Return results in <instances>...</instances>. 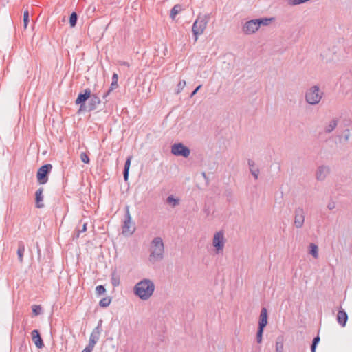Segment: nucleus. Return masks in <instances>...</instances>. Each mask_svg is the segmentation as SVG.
<instances>
[{
    "label": "nucleus",
    "mask_w": 352,
    "mask_h": 352,
    "mask_svg": "<svg viewBox=\"0 0 352 352\" xmlns=\"http://www.w3.org/2000/svg\"><path fill=\"white\" fill-rule=\"evenodd\" d=\"M43 188L42 187H41L35 192V204H36V208H42L44 207V204H43Z\"/></svg>",
    "instance_id": "15"
},
{
    "label": "nucleus",
    "mask_w": 352,
    "mask_h": 352,
    "mask_svg": "<svg viewBox=\"0 0 352 352\" xmlns=\"http://www.w3.org/2000/svg\"><path fill=\"white\" fill-rule=\"evenodd\" d=\"M267 310L265 307H263L261 310L258 327L265 328L267 324Z\"/></svg>",
    "instance_id": "14"
},
{
    "label": "nucleus",
    "mask_w": 352,
    "mask_h": 352,
    "mask_svg": "<svg viewBox=\"0 0 352 352\" xmlns=\"http://www.w3.org/2000/svg\"><path fill=\"white\" fill-rule=\"evenodd\" d=\"M182 10V6L180 4H176L170 10V17L174 20L176 15L178 14Z\"/></svg>",
    "instance_id": "24"
},
{
    "label": "nucleus",
    "mask_w": 352,
    "mask_h": 352,
    "mask_svg": "<svg viewBox=\"0 0 352 352\" xmlns=\"http://www.w3.org/2000/svg\"><path fill=\"white\" fill-rule=\"evenodd\" d=\"M98 340L99 339H97L96 338H93V337L90 336L89 344L87 346L91 349H94L95 344H96V342H98Z\"/></svg>",
    "instance_id": "38"
},
{
    "label": "nucleus",
    "mask_w": 352,
    "mask_h": 352,
    "mask_svg": "<svg viewBox=\"0 0 352 352\" xmlns=\"http://www.w3.org/2000/svg\"><path fill=\"white\" fill-rule=\"evenodd\" d=\"M171 153L175 156L187 158L190 154V148L183 143H175L171 146Z\"/></svg>",
    "instance_id": "7"
},
{
    "label": "nucleus",
    "mask_w": 352,
    "mask_h": 352,
    "mask_svg": "<svg viewBox=\"0 0 352 352\" xmlns=\"http://www.w3.org/2000/svg\"><path fill=\"white\" fill-rule=\"evenodd\" d=\"M52 169L51 164H45L41 166L37 170L36 178L39 184H45L48 181L49 175Z\"/></svg>",
    "instance_id": "5"
},
{
    "label": "nucleus",
    "mask_w": 352,
    "mask_h": 352,
    "mask_svg": "<svg viewBox=\"0 0 352 352\" xmlns=\"http://www.w3.org/2000/svg\"><path fill=\"white\" fill-rule=\"evenodd\" d=\"M135 230L134 223L131 222V217L128 206L125 207L124 221L122 226V233L124 234H132Z\"/></svg>",
    "instance_id": "6"
},
{
    "label": "nucleus",
    "mask_w": 352,
    "mask_h": 352,
    "mask_svg": "<svg viewBox=\"0 0 352 352\" xmlns=\"http://www.w3.org/2000/svg\"><path fill=\"white\" fill-rule=\"evenodd\" d=\"M308 0H288V4L292 6L300 5L307 2Z\"/></svg>",
    "instance_id": "33"
},
{
    "label": "nucleus",
    "mask_w": 352,
    "mask_h": 352,
    "mask_svg": "<svg viewBox=\"0 0 352 352\" xmlns=\"http://www.w3.org/2000/svg\"><path fill=\"white\" fill-rule=\"evenodd\" d=\"M65 16L63 17V21H65Z\"/></svg>",
    "instance_id": "49"
},
{
    "label": "nucleus",
    "mask_w": 352,
    "mask_h": 352,
    "mask_svg": "<svg viewBox=\"0 0 352 352\" xmlns=\"http://www.w3.org/2000/svg\"><path fill=\"white\" fill-rule=\"evenodd\" d=\"M248 165L252 175L254 176L255 179H257L259 170L257 167L255 166L254 162L252 160H248Z\"/></svg>",
    "instance_id": "21"
},
{
    "label": "nucleus",
    "mask_w": 352,
    "mask_h": 352,
    "mask_svg": "<svg viewBox=\"0 0 352 352\" xmlns=\"http://www.w3.org/2000/svg\"><path fill=\"white\" fill-rule=\"evenodd\" d=\"M210 18V14H206L203 16H199L194 22L192 31L195 36V42L197 41L198 36L204 33Z\"/></svg>",
    "instance_id": "3"
},
{
    "label": "nucleus",
    "mask_w": 352,
    "mask_h": 352,
    "mask_svg": "<svg viewBox=\"0 0 352 352\" xmlns=\"http://www.w3.org/2000/svg\"><path fill=\"white\" fill-rule=\"evenodd\" d=\"M202 87V85H198L190 94V97L192 98L197 93V91L201 88Z\"/></svg>",
    "instance_id": "41"
},
{
    "label": "nucleus",
    "mask_w": 352,
    "mask_h": 352,
    "mask_svg": "<svg viewBox=\"0 0 352 352\" xmlns=\"http://www.w3.org/2000/svg\"><path fill=\"white\" fill-rule=\"evenodd\" d=\"M80 231L78 230V228H77L75 230V233L74 234L73 239H78L80 236Z\"/></svg>",
    "instance_id": "43"
},
{
    "label": "nucleus",
    "mask_w": 352,
    "mask_h": 352,
    "mask_svg": "<svg viewBox=\"0 0 352 352\" xmlns=\"http://www.w3.org/2000/svg\"><path fill=\"white\" fill-rule=\"evenodd\" d=\"M32 340L38 349H42L44 346L43 340L41 336L40 332L37 329H34L32 333Z\"/></svg>",
    "instance_id": "13"
},
{
    "label": "nucleus",
    "mask_w": 352,
    "mask_h": 352,
    "mask_svg": "<svg viewBox=\"0 0 352 352\" xmlns=\"http://www.w3.org/2000/svg\"><path fill=\"white\" fill-rule=\"evenodd\" d=\"M118 75L116 73H114L112 76V82H118Z\"/></svg>",
    "instance_id": "45"
},
{
    "label": "nucleus",
    "mask_w": 352,
    "mask_h": 352,
    "mask_svg": "<svg viewBox=\"0 0 352 352\" xmlns=\"http://www.w3.org/2000/svg\"><path fill=\"white\" fill-rule=\"evenodd\" d=\"M323 95L317 86H314L309 93V104H318Z\"/></svg>",
    "instance_id": "9"
},
{
    "label": "nucleus",
    "mask_w": 352,
    "mask_h": 352,
    "mask_svg": "<svg viewBox=\"0 0 352 352\" xmlns=\"http://www.w3.org/2000/svg\"><path fill=\"white\" fill-rule=\"evenodd\" d=\"M25 252V244L23 241H19L18 242V249H17V256L18 259L20 263H23V255Z\"/></svg>",
    "instance_id": "17"
},
{
    "label": "nucleus",
    "mask_w": 352,
    "mask_h": 352,
    "mask_svg": "<svg viewBox=\"0 0 352 352\" xmlns=\"http://www.w3.org/2000/svg\"><path fill=\"white\" fill-rule=\"evenodd\" d=\"M93 349L90 348L89 346H87L82 352H91Z\"/></svg>",
    "instance_id": "46"
},
{
    "label": "nucleus",
    "mask_w": 352,
    "mask_h": 352,
    "mask_svg": "<svg viewBox=\"0 0 352 352\" xmlns=\"http://www.w3.org/2000/svg\"><path fill=\"white\" fill-rule=\"evenodd\" d=\"M283 342H284V336H279L276 338V352H283Z\"/></svg>",
    "instance_id": "23"
},
{
    "label": "nucleus",
    "mask_w": 352,
    "mask_h": 352,
    "mask_svg": "<svg viewBox=\"0 0 352 352\" xmlns=\"http://www.w3.org/2000/svg\"><path fill=\"white\" fill-rule=\"evenodd\" d=\"M265 328L258 327L256 332V342L258 343H261L263 340V334Z\"/></svg>",
    "instance_id": "29"
},
{
    "label": "nucleus",
    "mask_w": 352,
    "mask_h": 352,
    "mask_svg": "<svg viewBox=\"0 0 352 352\" xmlns=\"http://www.w3.org/2000/svg\"><path fill=\"white\" fill-rule=\"evenodd\" d=\"M336 126L337 120H333L332 121H331L329 124L325 128V131L327 133H330L336 128Z\"/></svg>",
    "instance_id": "31"
},
{
    "label": "nucleus",
    "mask_w": 352,
    "mask_h": 352,
    "mask_svg": "<svg viewBox=\"0 0 352 352\" xmlns=\"http://www.w3.org/2000/svg\"><path fill=\"white\" fill-rule=\"evenodd\" d=\"M80 160L85 164H89V162H90L89 155L85 152L81 153V154H80Z\"/></svg>",
    "instance_id": "34"
},
{
    "label": "nucleus",
    "mask_w": 352,
    "mask_h": 352,
    "mask_svg": "<svg viewBox=\"0 0 352 352\" xmlns=\"http://www.w3.org/2000/svg\"><path fill=\"white\" fill-rule=\"evenodd\" d=\"M259 29L255 19L247 21L243 26V31L246 34H252Z\"/></svg>",
    "instance_id": "10"
},
{
    "label": "nucleus",
    "mask_w": 352,
    "mask_h": 352,
    "mask_svg": "<svg viewBox=\"0 0 352 352\" xmlns=\"http://www.w3.org/2000/svg\"><path fill=\"white\" fill-rule=\"evenodd\" d=\"M155 291L154 283L148 278H144L137 283L133 287V293L142 300H148Z\"/></svg>",
    "instance_id": "1"
},
{
    "label": "nucleus",
    "mask_w": 352,
    "mask_h": 352,
    "mask_svg": "<svg viewBox=\"0 0 352 352\" xmlns=\"http://www.w3.org/2000/svg\"><path fill=\"white\" fill-rule=\"evenodd\" d=\"M118 87V82H111L109 89L111 91H113L114 89H117Z\"/></svg>",
    "instance_id": "40"
},
{
    "label": "nucleus",
    "mask_w": 352,
    "mask_h": 352,
    "mask_svg": "<svg viewBox=\"0 0 352 352\" xmlns=\"http://www.w3.org/2000/svg\"><path fill=\"white\" fill-rule=\"evenodd\" d=\"M186 85V81L185 80H180L177 84V93H179L185 87Z\"/></svg>",
    "instance_id": "39"
},
{
    "label": "nucleus",
    "mask_w": 352,
    "mask_h": 352,
    "mask_svg": "<svg viewBox=\"0 0 352 352\" xmlns=\"http://www.w3.org/2000/svg\"><path fill=\"white\" fill-rule=\"evenodd\" d=\"M29 21V11L26 10L23 14V28L25 29L27 28Z\"/></svg>",
    "instance_id": "32"
},
{
    "label": "nucleus",
    "mask_w": 352,
    "mask_h": 352,
    "mask_svg": "<svg viewBox=\"0 0 352 352\" xmlns=\"http://www.w3.org/2000/svg\"><path fill=\"white\" fill-rule=\"evenodd\" d=\"M111 302V297H104L100 300L99 306L101 307H107L110 305Z\"/></svg>",
    "instance_id": "28"
},
{
    "label": "nucleus",
    "mask_w": 352,
    "mask_h": 352,
    "mask_svg": "<svg viewBox=\"0 0 352 352\" xmlns=\"http://www.w3.org/2000/svg\"><path fill=\"white\" fill-rule=\"evenodd\" d=\"M348 320L347 314L340 308L337 314V321L342 326L344 327Z\"/></svg>",
    "instance_id": "16"
},
{
    "label": "nucleus",
    "mask_w": 352,
    "mask_h": 352,
    "mask_svg": "<svg viewBox=\"0 0 352 352\" xmlns=\"http://www.w3.org/2000/svg\"><path fill=\"white\" fill-rule=\"evenodd\" d=\"M305 100L307 102H308V98H309V96H308V91H306L305 93Z\"/></svg>",
    "instance_id": "48"
},
{
    "label": "nucleus",
    "mask_w": 352,
    "mask_h": 352,
    "mask_svg": "<svg viewBox=\"0 0 352 352\" xmlns=\"http://www.w3.org/2000/svg\"><path fill=\"white\" fill-rule=\"evenodd\" d=\"M90 97H91V91L89 88H87L78 94L75 101L76 104H80L78 113L87 111L86 102Z\"/></svg>",
    "instance_id": "4"
},
{
    "label": "nucleus",
    "mask_w": 352,
    "mask_h": 352,
    "mask_svg": "<svg viewBox=\"0 0 352 352\" xmlns=\"http://www.w3.org/2000/svg\"><path fill=\"white\" fill-rule=\"evenodd\" d=\"M258 28H260L261 25H270L272 21L275 20V18L274 17H264V18H260V19H255Z\"/></svg>",
    "instance_id": "20"
},
{
    "label": "nucleus",
    "mask_w": 352,
    "mask_h": 352,
    "mask_svg": "<svg viewBox=\"0 0 352 352\" xmlns=\"http://www.w3.org/2000/svg\"><path fill=\"white\" fill-rule=\"evenodd\" d=\"M89 98V104L87 106V111H92L96 109L97 105L101 103V100L96 94H91V97Z\"/></svg>",
    "instance_id": "12"
},
{
    "label": "nucleus",
    "mask_w": 352,
    "mask_h": 352,
    "mask_svg": "<svg viewBox=\"0 0 352 352\" xmlns=\"http://www.w3.org/2000/svg\"><path fill=\"white\" fill-rule=\"evenodd\" d=\"M96 292L98 294L102 295L106 292V289L103 285H98L96 288Z\"/></svg>",
    "instance_id": "37"
},
{
    "label": "nucleus",
    "mask_w": 352,
    "mask_h": 352,
    "mask_svg": "<svg viewBox=\"0 0 352 352\" xmlns=\"http://www.w3.org/2000/svg\"><path fill=\"white\" fill-rule=\"evenodd\" d=\"M309 248H311L310 254L314 257L318 258V246L314 243H309Z\"/></svg>",
    "instance_id": "30"
},
{
    "label": "nucleus",
    "mask_w": 352,
    "mask_h": 352,
    "mask_svg": "<svg viewBox=\"0 0 352 352\" xmlns=\"http://www.w3.org/2000/svg\"><path fill=\"white\" fill-rule=\"evenodd\" d=\"M164 246L161 237H155L151 241V254L149 255L150 261L154 263L161 261L163 258Z\"/></svg>",
    "instance_id": "2"
},
{
    "label": "nucleus",
    "mask_w": 352,
    "mask_h": 352,
    "mask_svg": "<svg viewBox=\"0 0 352 352\" xmlns=\"http://www.w3.org/2000/svg\"><path fill=\"white\" fill-rule=\"evenodd\" d=\"M102 320L100 319L98 322V325L96 327H95L93 330V331L91 332L90 336L93 337V338H96L97 339H99L100 338V335L102 331Z\"/></svg>",
    "instance_id": "18"
},
{
    "label": "nucleus",
    "mask_w": 352,
    "mask_h": 352,
    "mask_svg": "<svg viewBox=\"0 0 352 352\" xmlns=\"http://www.w3.org/2000/svg\"><path fill=\"white\" fill-rule=\"evenodd\" d=\"M305 221V213L303 209L298 208L295 210L294 225L300 228L303 226Z\"/></svg>",
    "instance_id": "11"
},
{
    "label": "nucleus",
    "mask_w": 352,
    "mask_h": 352,
    "mask_svg": "<svg viewBox=\"0 0 352 352\" xmlns=\"http://www.w3.org/2000/svg\"><path fill=\"white\" fill-rule=\"evenodd\" d=\"M78 21V14L76 12H73L69 16V25L70 27L74 28L76 26Z\"/></svg>",
    "instance_id": "26"
},
{
    "label": "nucleus",
    "mask_w": 352,
    "mask_h": 352,
    "mask_svg": "<svg viewBox=\"0 0 352 352\" xmlns=\"http://www.w3.org/2000/svg\"><path fill=\"white\" fill-rule=\"evenodd\" d=\"M87 223H85L82 226V228H78V230L80 231V233L82 232H85L87 231Z\"/></svg>",
    "instance_id": "44"
},
{
    "label": "nucleus",
    "mask_w": 352,
    "mask_h": 352,
    "mask_svg": "<svg viewBox=\"0 0 352 352\" xmlns=\"http://www.w3.org/2000/svg\"><path fill=\"white\" fill-rule=\"evenodd\" d=\"M319 341H320V337L318 336L314 338L312 344L311 346V352L316 351V347L317 344L319 342Z\"/></svg>",
    "instance_id": "35"
},
{
    "label": "nucleus",
    "mask_w": 352,
    "mask_h": 352,
    "mask_svg": "<svg viewBox=\"0 0 352 352\" xmlns=\"http://www.w3.org/2000/svg\"><path fill=\"white\" fill-rule=\"evenodd\" d=\"M213 246L216 248L217 252L222 250L224 247V234L223 231L217 232L213 238Z\"/></svg>",
    "instance_id": "8"
},
{
    "label": "nucleus",
    "mask_w": 352,
    "mask_h": 352,
    "mask_svg": "<svg viewBox=\"0 0 352 352\" xmlns=\"http://www.w3.org/2000/svg\"><path fill=\"white\" fill-rule=\"evenodd\" d=\"M32 314L34 316H38L43 313V309L41 305H33L32 306Z\"/></svg>",
    "instance_id": "27"
},
{
    "label": "nucleus",
    "mask_w": 352,
    "mask_h": 352,
    "mask_svg": "<svg viewBox=\"0 0 352 352\" xmlns=\"http://www.w3.org/2000/svg\"><path fill=\"white\" fill-rule=\"evenodd\" d=\"M111 284L113 287H117L120 283V275L117 273L116 269H115L111 275Z\"/></svg>",
    "instance_id": "22"
},
{
    "label": "nucleus",
    "mask_w": 352,
    "mask_h": 352,
    "mask_svg": "<svg viewBox=\"0 0 352 352\" xmlns=\"http://www.w3.org/2000/svg\"><path fill=\"white\" fill-rule=\"evenodd\" d=\"M129 170H123V177L125 182H127L129 179Z\"/></svg>",
    "instance_id": "42"
},
{
    "label": "nucleus",
    "mask_w": 352,
    "mask_h": 352,
    "mask_svg": "<svg viewBox=\"0 0 352 352\" xmlns=\"http://www.w3.org/2000/svg\"><path fill=\"white\" fill-rule=\"evenodd\" d=\"M112 91L108 89L102 96V98L105 99Z\"/></svg>",
    "instance_id": "47"
},
{
    "label": "nucleus",
    "mask_w": 352,
    "mask_h": 352,
    "mask_svg": "<svg viewBox=\"0 0 352 352\" xmlns=\"http://www.w3.org/2000/svg\"><path fill=\"white\" fill-rule=\"evenodd\" d=\"M166 203L170 205L173 208H175L179 204V199L178 198H175L171 195L167 197Z\"/></svg>",
    "instance_id": "25"
},
{
    "label": "nucleus",
    "mask_w": 352,
    "mask_h": 352,
    "mask_svg": "<svg viewBox=\"0 0 352 352\" xmlns=\"http://www.w3.org/2000/svg\"><path fill=\"white\" fill-rule=\"evenodd\" d=\"M329 173V169L327 167L321 166L318 168L316 173V177L319 180H322Z\"/></svg>",
    "instance_id": "19"
},
{
    "label": "nucleus",
    "mask_w": 352,
    "mask_h": 352,
    "mask_svg": "<svg viewBox=\"0 0 352 352\" xmlns=\"http://www.w3.org/2000/svg\"><path fill=\"white\" fill-rule=\"evenodd\" d=\"M132 158H133L132 155L128 156V157L126 158V160L125 162V164H124V170H129Z\"/></svg>",
    "instance_id": "36"
}]
</instances>
